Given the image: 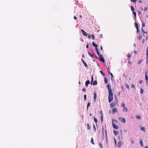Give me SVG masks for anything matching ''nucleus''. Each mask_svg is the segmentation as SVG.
I'll use <instances>...</instances> for the list:
<instances>
[{"label": "nucleus", "mask_w": 148, "mask_h": 148, "mask_svg": "<svg viewBox=\"0 0 148 148\" xmlns=\"http://www.w3.org/2000/svg\"><path fill=\"white\" fill-rule=\"evenodd\" d=\"M91 36L89 34L88 36V38L89 39H90V38H91Z\"/></svg>", "instance_id": "nucleus-53"}, {"label": "nucleus", "mask_w": 148, "mask_h": 148, "mask_svg": "<svg viewBox=\"0 0 148 148\" xmlns=\"http://www.w3.org/2000/svg\"><path fill=\"white\" fill-rule=\"evenodd\" d=\"M131 1L133 2H135L136 1L135 0H131Z\"/></svg>", "instance_id": "nucleus-52"}, {"label": "nucleus", "mask_w": 148, "mask_h": 148, "mask_svg": "<svg viewBox=\"0 0 148 148\" xmlns=\"http://www.w3.org/2000/svg\"><path fill=\"white\" fill-rule=\"evenodd\" d=\"M92 40H94L95 39L94 35L93 34L92 35Z\"/></svg>", "instance_id": "nucleus-36"}, {"label": "nucleus", "mask_w": 148, "mask_h": 148, "mask_svg": "<svg viewBox=\"0 0 148 148\" xmlns=\"http://www.w3.org/2000/svg\"><path fill=\"white\" fill-rule=\"evenodd\" d=\"M90 103L89 102L87 104V110L88 109V107L90 106Z\"/></svg>", "instance_id": "nucleus-32"}, {"label": "nucleus", "mask_w": 148, "mask_h": 148, "mask_svg": "<svg viewBox=\"0 0 148 148\" xmlns=\"http://www.w3.org/2000/svg\"><path fill=\"white\" fill-rule=\"evenodd\" d=\"M114 99H115V100H117V97L116 95H114Z\"/></svg>", "instance_id": "nucleus-44"}, {"label": "nucleus", "mask_w": 148, "mask_h": 148, "mask_svg": "<svg viewBox=\"0 0 148 148\" xmlns=\"http://www.w3.org/2000/svg\"><path fill=\"white\" fill-rule=\"evenodd\" d=\"M142 38V36L140 34H139L138 37V39L140 40Z\"/></svg>", "instance_id": "nucleus-28"}, {"label": "nucleus", "mask_w": 148, "mask_h": 148, "mask_svg": "<svg viewBox=\"0 0 148 148\" xmlns=\"http://www.w3.org/2000/svg\"><path fill=\"white\" fill-rule=\"evenodd\" d=\"M145 27V25L144 23L143 22L142 23V27Z\"/></svg>", "instance_id": "nucleus-30"}, {"label": "nucleus", "mask_w": 148, "mask_h": 148, "mask_svg": "<svg viewBox=\"0 0 148 148\" xmlns=\"http://www.w3.org/2000/svg\"><path fill=\"white\" fill-rule=\"evenodd\" d=\"M132 13L133 15H134V18L135 19V18L136 17V14L135 12L134 11L132 12Z\"/></svg>", "instance_id": "nucleus-20"}, {"label": "nucleus", "mask_w": 148, "mask_h": 148, "mask_svg": "<svg viewBox=\"0 0 148 148\" xmlns=\"http://www.w3.org/2000/svg\"><path fill=\"white\" fill-rule=\"evenodd\" d=\"M143 81L142 80H141L139 81V83L140 84H141L143 83Z\"/></svg>", "instance_id": "nucleus-51"}, {"label": "nucleus", "mask_w": 148, "mask_h": 148, "mask_svg": "<svg viewBox=\"0 0 148 148\" xmlns=\"http://www.w3.org/2000/svg\"><path fill=\"white\" fill-rule=\"evenodd\" d=\"M140 144L141 147H142L143 146V140L141 139L140 140Z\"/></svg>", "instance_id": "nucleus-11"}, {"label": "nucleus", "mask_w": 148, "mask_h": 148, "mask_svg": "<svg viewBox=\"0 0 148 148\" xmlns=\"http://www.w3.org/2000/svg\"><path fill=\"white\" fill-rule=\"evenodd\" d=\"M145 39H143V41H142V43H143L144 42V41H145Z\"/></svg>", "instance_id": "nucleus-63"}, {"label": "nucleus", "mask_w": 148, "mask_h": 148, "mask_svg": "<svg viewBox=\"0 0 148 148\" xmlns=\"http://www.w3.org/2000/svg\"><path fill=\"white\" fill-rule=\"evenodd\" d=\"M99 145L100 147H101V148H102V145L100 143H99Z\"/></svg>", "instance_id": "nucleus-62"}, {"label": "nucleus", "mask_w": 148, "mask_h": 148, "mask_svg": "<svg viewBox=\"0 0 148 148\" xmlns=\"http://www.w3.org/2000/svg\"><path fill=\"white\" fill-rule=\"evenodd\" d=\"M107 70H108V71L109 74H110V70L109 69V68L108 67L107 68Z\"/></svg>", "instance_id": "nucleus-43"}, {"label": "nucleus", "mask_w": 148, "mask_h": 148, "mask_svg": "<svg viewBox=\"0 0 148 148\" xmlns=\"http://www.w3.org/2000/svg\"><path fill=\"white\" fill-rule=\"evenodd\" d=\"M118 119L119 120L121 121L122 122H123L124 123H125L126 122L125 119L124 118L119 117L118 118Z\"/></svg>", "instance_id": "nucleus-4"}, {"label": "nucleus", "mask_w": 148, "mask_h": 148, "mask_svg": "<svg viewBox=\"0 0 148 148\" xmlns=\"http://www.w3.org/2000/svg\"><path fill=\"white\" fill-rule=\"evenodd\" d=\"M128 63L130 64H131V61L129 60L128 61Z\"/></svg>", "instance_id": "nucleus-48"}, {"label": "nucleus", "mask_w": 148, "mask_h": 148, "mask_svg": "<svg viewBox=\"0 0 148 148\" xmlns=\"http://www.w3.org/2000/svg\"><path fill=\"white\" fill-rule=\"evenodd\" d=\"M131 10L133 12L134 10V9L132 6H131Z\"/></svg>", "instance_id": "nucleus-33"}, {"label": "nucleus", "mask_w": 148, "mask_h": 148, "mask_svg": "<svg viewBox=\"0 0 148 148\" xmlns=\"http://www.w3.org/2000/svg\"><path fill=\"white\" fill-rule=\"evenodd\" d=\"M100 73H101V74L103 76H105V74L103 73V72L102 71H100Z\"/></svg>", "instance_id": "nucleus-37"}, {"label": "nucleus", "mask_w": 148, "mask_h": 148, "mask_svg": "<svg viewBox=\"0 0 148 148\" xmlns=\"http://www.w3.org/2000/svg\"><path fill=\"white\" fill-rule=\"evenodd\" d=\"M131 143H132V144H134V141H133V140H132L131 141Z\"/></svg>", "instance_id": "nucleus-64"}, {"label": "nucleus", "mask_w": 148, "mask_h": 148, "mask_svg": "<svg viewBox=\"0 0 148 148\" xmlns=\"http://www.w3.org/2000/svg\"><path fill=\"white\" fill-rule=\"evenodd\" d=\"M93 128H94V130L95 131H96V127H95V125H93Z\"/></svg>", "instance_id": "nucleus-39"}, {"label": "nucleus", "mask_w": 148, "mask_h": 148, "mask_svg": "<svg viewBox=\"0 0 148 148\" xmlns=\"http://www.w3.org/2000/svg\"><path fill=\"white\" fill-rule=\"evenodd\" d=\"M136 117V118L137 119H141V116L140 115L137 116Z\"/></svg>", "instance_id": "nucleus-24"}, {"label": "nucleus", "mask_w": 148, "mask_h": 148, "mask_svg": "<svg viewBox=\"0 0 148 148\" xmlns=\"http://www.w3.org/2000/svg\"><path fill=\"white\" fill-rule=\"evenodd\" d=\"M146 84L147 85H148V80H147V81H146Z\"/></svg>", "instance_id": "nucleus-61"}, {"label": "nucleus", "mask_w": 148, "mask_h": 148, "mask_svg": "<svg viewBox=\"0 0 148 148\" xmlns=\"http://www.w3.org/2000/svg\"><path fill=\"white\" fill-rule=\"evenodd\" d=\"M121 145V142H119L118 143V146L119 147H120Z\"/></svg>", "instance_id": "nucleus-27"}, {"label": "nucleus", "mask_w": 148, "mask_h": 148, "mask_svg": "<svg viewBox=\"0 0 148 148\" xmlns=\"http://www.w3.org/2000/svg\"><path fill=\"white\" fill-rule=\"evenodd\" d=\"M136 29H137V32H139V29L138 28H136Z\"/></svg>", "instance_id": "nucleus-55"}, {"label": "nucleus", "mask_w": 148, "mask_h": 148, "mask_svg": "<svg viewBox=\"0 0 148 148\" xmlns=\"http://www.w3.org/2000/svg\"><path fill=\"white\" fill-rule=\"evenodd\" d=\"M82 60V62L83 63V64H84V66L86 67L87 68L88 67V66H87V64L85 62H84V60L83 59H81Z\"/></svg>", "instance_id": "nucleus-12"}, {"label": "nucleus", "mask_w": 148, "mask_h": 148, "mask_svg": "<svg viewBox=\"0 0 148 148\" xmlns=\"http://www.w3.org/2000/svg\"><path fill=\"white\" fill-rule=\"evenodd\" d=\"M110 87V84H108L107 85V87L108 88V101L109 103H110L113 99V94Z\"/></svg>", "instance_id": "nucleus-2"}, {"label": "nucleus", "mask_w": 148, "mask_h": 148, "mask_svg": "<svg viewBox=\"0 0 148 148\" xmlns=\"http://www.w3.org/2000/svg\"><path fill=\"white\" fill-rule=\"evenodd\" d=\"M127 56L128 58H130L131 57V56L129 53H128L127 55Z\"/></svg>", "instance_id": "nucleus-40"}, {"label": "nucleus", "mask_w": 148, "mask_h": 148, "mask_svg": "<svg viewBox=\"0 0 148 148\" xmlns=\"http://www.w3.org/2000/svg\"><path fill=\"white\" fill-rule=\"evenodd\" d=\"M141 31L142 32H143V35L144 36V33H145L146 34H147V33H146L144 31V30H143V28L142 27L141 28Z\"/></svg>", "instance_id": "nucleus-22"}, {"label": "nucleus", "mask_w": 148, "mask_h": 148, "mask_svg": "<svg viewBox=\"0 0 148 148\" xmlns=\"http://www.w3.org/2000/svg\"><path fill=\"white\" fill-rule=\"evenodd\" d=\"M144 92V90L142 88L141 89L140 91V93L141 94H142Z\"/></svg>", "instance_id": "nucleus-34"}, {"label": "nucleus", "mask_w": 148, "mask_h": 148, "mask_svg": "<svg viewBox=\"0 0 148 148\" xmlns=\"http://www.w3.org/2000/svg\"><path fill=\"white\" fill-rule=\"evenodd\" d=\"M110 74L112 76L111 78H112L113 77L112 74V73H110Z\"/></svg>", "instance_id": "nucleus-59"}, {"label": "nucleus", "mask_w": 148, "mask_h": 148, "mask_svg": "<svg viewBox=\"0 0 148 148\" xmlns=\"http://www.w3.org/2000/svg\"><path fill=\"white\" fill-rule=\"evenodd\" d=\"M113 132L115 136H116L118 134V132H117V131L114 130Z\"/></svg>", "instance_id": "nucleus-19"}, {"label": "nucleus", "mask_w": 148, "mask_h": 148, "mask_svg": "<svg viewBox=\"0 0 148 148\" xmlns=\"http://www.w3.org/2000/svg\"><path fill=\"white\" fill-rule=\"evenodd\" d=\"M147 9H148V8L147 7H145L144 8V11H146L147 10Z\"/></svg>", "instance_id": "nucleus-47"}, {"label": "nucleus", "mask_w": 148, "mask_h": 148, "mask_svg": "<svg viewBox=\"0 0 148 148\" xmlns=\"http://www.w3.org/2000/svg\"><path fill=\"white\" fill-rule=\"evenodd\" d=\"M102 132L103 134H104V129L103 128H102Z\"/></svg>", "instance_id": "nucleus-56"}, {"label": "nucleus", "mask_w": 148, "mask_h": 148, "mask_svg": "<svg viewBox=\"0 0 148 148\" xmlns=\"http://www.w3.org/2000/svg\"><path fill=\"white\" fill-rule=\"evenodd\" d=\"M91 143L92 144H93V145L94 144V142L93 139V138H91Z\"/></svg>", "instance_id": "nucleus-23"}, {"label": "nucleus", "mask_w": 148, "mask_h": 148, "mask_svg": "<svg viewBox=\"0 0 148 148\" xmlns=\"http://www.w3.org/2000/svg\"><path fill=\"white\" fill-rule=\"evenodd\" d=\"M138 2L139 3H142V2H143L142 1L140 0H139Z\"/></svg>", "instance_id": "nucleus-54"}, {"label": "nucleus", "mask_w": 148, "mask_h": 148, "mask_svg": "<svg viewBox=\"0 0 148 148\" xmlns=\"http://www.w3.org/2000/svg\"><path fill=\"white\" fill-rule=\"evenodd\" d=\"M94 100L95 101V99H96L97 97L96 94L95 92H94Z\"/></svg>", "instance_id": "nucleus-18"}, {"label": "nucleus", "mask_w": 148, "mask_h": 148, "mask_svg": "<svg viewBox=\"0 0 148 148\" xmlns=\"http://www.w3.org/2000/svg\"><path fill=\"white\" fill-rule=\"evenodd\" d=\"M93 80V75L91 76V84H92L93 85H96L97 84V81H95L94 82L92 83V82Z\"/></svg>", "instance_id": "nucleus-3"}, {"label": "nucleus", "mask_w": 148, "mask_h": 148, "mask_svg": "<svg viewBox=\"0 0 148 148\" xmlns=\"http://www.w3.org/2000/svg\"><path fill=\"white\" fill-rule=\"evenodd\" d=\"M117 123V121L115 119H113L112 121V124Z\"/></svg>", "instance_id": "nucleus-16"}, {"label": "nucleus", "mask_w": 148, "mask_h": 148, "mask_svg": "<svg viewBox=\"0 0 148 148\" xmlns=\"http://www.w3.org/2000/svg\"><path fill=\"white\" fill-rule=\"evenodd\" d=\"M143 60L142 59V60H140L138 62V64H140L141 63V62Z\"/></svg>", "instance_id": "nucleus-38"}, {"label": "nucleus", "mask_w": 148, "mask_h": 148, "mask_svg": "<svg viewBox=\"0 0 148 148\" xmlns=\"http://www.w3.org/2000/svg\"><path fill=\"white\" fill-rule=\"evenodd\" d=\"M134 53L135 54H136L137 53V52L136 51H134Z\"/></svg>", "instance_id": "nucleus-49"}, {"label": "nucleus", "mask_w": 148, "mask_h": 148, "mask_svg": "<svg viewBox=\"0 0 148 148\" xmlns=\"http://www.w3.org/2000/svg\"><path fill=\"white\" fill-rule=\"evenodd\" d=\"M88 54L92 58H93L94 57V54L93 53L91 54L89 52H88Z\"/></svg>", "instance_id": "nucleus-17"}, {"label": "nucleus", "mask_w": 148, "mask_h": 148, "mask_svg": "<svg viewBox=\"0 0 148 148\" xmlns=\"http://www.w3.org/2000/svg\"><path fill=\"white\" fill-rule=\"evenodd\" d=\"M146 53H148V46H147V50H146Z\"/></svg>", "instance_id": "nucleus-45"}, {"label": "nucleus", "mask_w": 148, "mask_h": 148, "mask_svg": "<svg viewBox=\"0 0 148 148\" xmlns=\"http://www.w3.org/2000/svg\"><path fill=\"white\" fill-rule=\"evenodd\" d=\"M134 87H135V86H134V84H132L131 86V87L132 88H134Z\"/></svg>", "instance_id": "nucleus-42"}, {"label": "nucleus", "mask_w": 148, "mask_h": 148, "mask_svg": "<svg viewBox=\"0 0 148 148\" xmlns=\"http://www.w3.org/2000/svg\"><path fill=\"white\" fill-rule=\"evenodd\" d=\"M100 114L101 115V121L102 122L103 121V115L102 113V111L101 110L99 112Z\"/></svg>", "instance_id": "nucleus-7"}, {"label": "nucleus", "mask_w": 148, "mask_h": 148, "mask_svg": "<svg viewBox=\"0 0 148 148\" xmlns=\"http://www.w3.org/2000/svg\"><path fill=\"white\" fill-rule=\"evenodd\" d=\"M140 130L145 132H146L145 128L144 127H143L140 128Z\"/></svg>", "instance_id": "nucleus-15"}, {"label": "nucleus", "mask_w": 148, "mask_h": 148, "mask_svg": "<svg viewBox=\"0 0 148 148\" xmlns=\"http://www.w3.org/2000/svg\"><path fill=\"white\" fill-rule=\"evenodd\" d=\"M117 109L116 108H114L112 110V113L114 114L115 113L117 112Z\"/></svg>", "instance_id": "nucleus-8"}, {"label": "nucleus", "mask_w": 148, "mask_h": 148, "mask_svg": "<svg viewBox=\"0 0 148 148\" xmlns=\"http://www.w3.org/2000/svg\"><path fill=\"white\" fill-rule=\"evenodd\" d=\"M145 78L146 81H147V80H148V78L147 76L146 73V74H145Z\"/></svg>", "instance_id": "nucleus-26"}, {"label": "nucleus", "mask_w": 148, "mask_h": 148, "mask_svg": "<svg viewBox=\"0 0 148 148\" xmlns=\"http://www.w3.org/2000/svg\"><path fill=\"white\" fill-rule=\"evenodd\" d=\"M127 110H128L127 108H126L125 107L123 108V109L122 110L123 111L126 112H127Z\"/></svg>", "instance_id": "nucleus-13"}, {"label": "nucleus", "mask_w": 148, "mask_h": 148, "mask_svg": "<svg viewBox=\"0 0 148 148\" xmlns=\"http://www.w3.org/2000/svg\"><path fill=\"white\" fill-rule=\"evenodd\" d=\"M104 81L105 84H107L108 83V80L106 77H104Z\"/></svg>", "instance_id": "nucleus-14"}, {"label": "nucleus", "mask_w": 148, "mask_h": 148, "mask_svg": "<svg viewBox=\"0 0 148 148\" xmlns=\"http://www.w3.org/2000/svg\"><path fill=\"white\" fill-rule=\"evenodd\" d=\"M92 45L94 47H95V50L97 51L98 55L99 57V60L103 62H104L105 61L103 57V56L100 54L97 48L98 45H96L94 42H92Z\"/></svg>", "instance_id": "nucleus-1"}, {"label": "nucleus", "mask_w": 148, "mask_h": 148, "mask_svg": "<svg viewBox=\"0 0 148 148\" xmlns=\"http://www.w3.org/2000/svg\"><path fill=\"white\" fill-rule=\"evenodd\" d=\"M138 14L139 15H141V12L140 11H138Z\"/></svg>", "instance_id": "nucleus-46"}, {"label": "nucleus", "mask_w": 148, "mask_h": 148, "mask_svg": "<svg viewBox=\"0 0 148 148\" xmlns=\"http://www.w3.org/2000/svg\"><path fill=\"white\" fill-rule=\"evenodd\" d=\"M116 105L115 103L114 102H112L110 104V107L112 108L114 107Z\"/></svg>", "instance_id": "nucleus-6"}, {"label": "nucleus", "mask_w": 148, "mask_h": 148, "mask_svg": "<svg viewBox=\"0 0 148 148\" xmlns=\"http://www.w3.org/2000/svg\"><path fill=\"white\" fill-rule=\"evenodd\" d=\"M74 18L75 19V20H76L77 19V18L76 16H74Z\"/></svg>", "instance_id": "nucleus-57"}, {"label": "nucleus", "mask_w": 148, "mask_h": 148, "mask_svg": "<svg viewBox=\"0 0 148 148\" xmlns=\"http://www.w3.org/2000/svg\"><path fill=\"white\" fill-rule=\"evenodd\" d=\"M82 90L84 92H85L86 91V89H85V88H83Z\"/></svg>", "instance_id": "nucleus-50"}, {"label": "nucleus", "mask_w": 148, "mask_h": 148, "mask_svg": "<svg viewBox=\"0 0 148 148\" xmlns=\"http://www.w3.org/2000/svg\"><path fill=\"white\" fill-rule=\"evenodd\" d=\"M135 25L136 28H138V24L136 22L135 23Z\"/></svg>", "instance_id": "nucleus-21"}, {"label": "nucleus", "mask_w": 148, "mask_h": 148, "mask_svg": "<svg viewBox=\"0 0 148 148\" xmlns=\"http://www.w3.org/2000/svg\"><path fill=\"white\" fill-rule=\"evenodd\" d=\"M87 129L88 130H89L90 129V127L89 123H87Z\"/></svg>", "instance_id": "nucleus-25"}, {"label": "nucleus", "mask_w": 148, "mask_h": 148, "mask_svg": "<svg viewBox=\"0 0 148 148\" xmlns=\"http://www.w3.org/2000/svg\"><path fill=\"white\" fill-rule=\"evenodd\" d=\"M86 95H84V100H85L86 99Z\"/></svg>", "instance_id": "nucleus-41"}, {"label": "nucleus", "mask_w": 148, "mask_h": 148, "mask_svg": "<svg viewBox=\"0 0 148 148\" xmlns=\"http://www.w3.org/2000/svg\"><path fill=\"white\" fill-rule=\"evenodd\" d=\"M81 32H82V33L84 35L86 36H87V34L86 33L85 31H84L83 29H82L81 30Z\"/></svg>", "instance_id": "nucleus-9"}, {"label": "nucleus", "mask_w": 148, "mask_h": 148, "mask_svg": "<svg viewBox=\"0 0 148 148\" xmlns=\"http://www.w3.org/2000/svg\"><path fill=\"white\" fill-rule=\"evenodd\" d=\"M125 105L124 103H123L122 104V105H121V106L123 107V108L125 107Z\"/></svg>", "instance_id": "nucleus-29"}, {"label": "nucleus", "mask_w": 148, "mask_h": 148, "mask_svg": "<svg viewBox=\"0 0 148 148\" xmlns=\"http://www.w3.org/2000/svg\"><path fill=\"white\" fill-rule=\"evenodd\" d=\"M146 62L147 64L148 63V59H146Z\"/></svg>", "instance_id": "nucleus-58"}, {"label": "nucleus", "mask_w": 148, "mask_h": 148, "mask_svg": "<svg viewBox=\"0 0 148 148\" xmlns=\"http://www.w3.org/2000/svg\"><path fill=\"white\" fill-rule=\"evenodd\" d=\"M125 86L127 89H129L130 86L128 84H126L125 85Z\"/></svg>", "instance_id": "nucleus-31"}, {"label": "nucleus", "mask_w": 148, "mask_h": 148, "mask_svg": "<svg viewBox=\"0 0 148 148\" xmlns=\"http://www.w3.org/2000/svg\"><path fill=\"white\" fill-rule=\"evenodd\" d=\"M90 83V82L89 80H87L85 82V85L86 87H87L88 86V84H89Z\"/></svg>", "instance_id": "nucleus-10"}, {"label": "nucleus", "mask_w": 148, "mask_h": 148, "mask_svg": "<svg viewBox=\"0 0 148 148\" xmlns=\"http://www.w3.org/2000/svg\"><path fill=\"white\" fill-rule=\"evenodd\" d=\"M146 59H148V53H146Z\"/></svg>", "instance_id": "nucleus-60"}, {"label": "nucleus", "mask_w": 148, "mask_h": 148, "mask_svg": "<svg viewBox=\"0 0 148 148\" xmlns=\"http://www.w3.org/2000/svg\"><path fill=\"white\" fill-rule=\"evenodd\" d=\"M94 121L96 123H97V120L96 119L95 117L94 119Z\"/></svg>", "instance_id": "nucleus-35"}, {"label": "nucleus", "mask_w": 148, "mask_h": 148, "mask_svg": "<svg viewBox=\"0 0 148 148\" xmlns=\"http://www.w3.org/2000/svg\"><path fill=\"white\" fill-rule=\"evenodd\" d=\"M112 125L113 127L114 128L116 129H119V126L115 124V123H113V124H112Z\"/></svg>", "instance_id": "nucleus-5"}]
</instances>
